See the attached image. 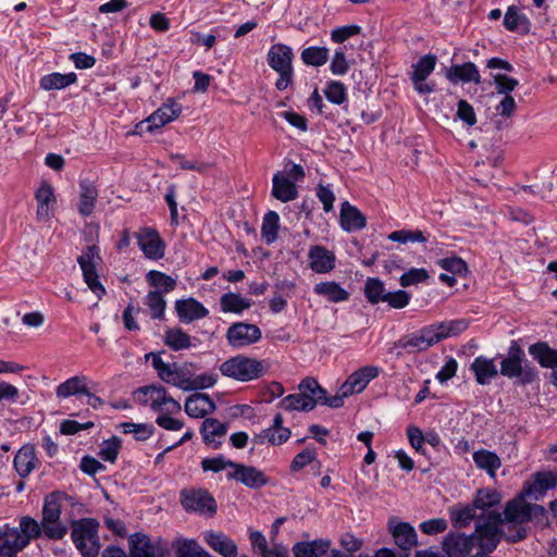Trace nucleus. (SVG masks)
Returning <instances> with one entry per match:
<instances>
[{
  "mask_svg": "<svg viewBox=\"0 0 557 557\" xmlns=\"http://www.w3.org/2000/svg\"><path fill=\"white\" fill-rule=\"evenodd\" d=\"M500 374L517 379L521 385H529L539 379V371L525 358L518 341H511L507 356L500 361Z\"/></svg>",
  "mask_w": 557,
  "mask_h": 557,
  "instance_id": "f257e3e1",
  "label": "nucleus"
},
{
  "mask_svg": "<svg viewBox=\"0 0 557 557\" xmlns=\"http://www.w3.org/2000/svg\"><path fill=\"white\" fill-rule=\"evenodd\" d=\"M100 523L94 518H81L71 522V539L83 557H97L101 544Z\"/></svg>",
  "mask_w": 557,
  "mask_h": 557,
  "instance_id": "f03ea898",
  "label": "nucleus"
},
{
  "mask_svg": "<svg viewBox=\"0 0 557 557\" xmlns=\"http://www.w3.org/2000/svg\"><path fill=\"white\" fill-rule=\"evenodd\" d=\"M12 542L0 545V557H17L32 542L41 536V523L29 516L20 519V528L10 525Z\"/></svg>",
  "mask_w": 557,
  "mask_h": 557,
  "instance_id": "7ed1b4c3",
  "label": "nucleus"
},
{
  "mask_svg": "<svg viewBox=\"0 0 557 557\" xmlns=\"http://www.w3.org/2000/svg\"><path fill=\"white\" fill-rule=\"evenodd\" d=\"M504 520L498 511L481 513L475 521V539L481 548L480 553L490 555L503 539L502 524Z\"/></svg>",
  "mask_w": 557,
  "mask_h": 557,
  "instance_id": "20e7f679",
  "label": "nucleus"
},
{
  "mask_svg": "<svg viewBox=\"0 0 557 557\" xmlns=\"http://www.w3.org/2000/svg\"><path fill=\"white\" fill-rule=\"evenodd\" d=\"M293 59L294 52L285 44H274L268 51V64L280 75L275 82L277 90H285L294 81Z\"/></svg>",
  "mask_w": 557,
  "mask_h": 557,
  "instance_id": "39448f33",
  "label": "nucleus"
},
{
  "mask_svg": "<svg viewBox=\"0 0 557 557\" xmlns=\"http://www.w3.org/2000/svg\"><path fill=\"white\" fill-rule=\"evenodd\" d=\"M220 371L224 376L247 382L262 376L265 369L263 361L237 355L225 360L220 366Z\"/></svg>",
  "mask_w": 557,
  "mask_h": 557,
  "instance_id": "423d86ee",
  "label": "nucleus"
},
{
  "mask_svg": "<svg viewBox=\"0 0 557 557\" xmlns=\"http://www.w3.org/2000/svg\"><path fill=\"white\" fill-rule=\"evenodd\" d=\"M180 503L187 512L213 517L218 505L213 495L206 488H183L180 492Z\"/></svg>",
  "mask_w": 557,
  "mask_h": 557,
  "instance_id": "0eeeda50",
  "label": "nucleus"
},
{
  "mask_svg": "<svg viewBox=\"0 0 557 557\" xmlns=\"http://www.w3.org/2000/svg\"><path fill=\"white\" fill-rule=\"evenodd\" d=\"M438 342L436 329L431 324L399 338L394 343L391 352L399 357L403 355L401 350L407 352L424 351Z\"/></svg>",
  "mask_w": 557,
  "mask_h": 557,
  "instance_id": "6e6552de",
  "label": "nucleus"
},
{
  "mask_svg": "<svg viewBox=\"0 0 557 557\" xmlns=\"http://www.w3.org/2000/svg\"><path fill=\"white\" fill-rule=\"evenodd\" d=\"M77 262L83 271L85 283L98 298H101L106 294V288L100 283L96 270L97 264L101 262L99 248L96 245L87 246L77 258Z\"/></svg>",
  "mask_w": 557,
  "mask_h": 557,
  "instance_id": "1a4fd4ad",
  "label": "nucleus"
},
{
  "mask_svg": "<svg viewBox=\"0 0 557 557\" xmlns=\"http://www.w3.org/2000/svg\"><path fill=\"white\" fill-rule=\"evenodd\" d=\"M128 546L129 557H165L169 554L168 544L163 539L151 540L141 532L129 535Z\"/></svg>",
  "mask_w": 557,
  "mask_h": 557,
  "instance_id": "9d476101",
  "label": "nucleus"
},
{
  "mask_svg": "<svg viewBox=\"0 0 557 557\" xmlns=\"http://www.w3.org/2000/svg\"><path fill=\"white\" fill-rule=\"evenodd\" d=\"M437 62V57L428 53L421 57L417 63L412 65L410 81L414 90L420 95H429L435 90V85L426 83V78L433 73Z\"/></svg>",
  "mask_w": 557,
  "mask_h": 557,
  "instance_id": "9b49d317",
  "label": "nucleus"
},
{
  "mask_svg": "<svg viewBox=\"0 0 557 557\" xmlns=\"http://www.w3.org/2000/svg\"><path fill=\"white\" fill-rule=\"evenodd\" d=\"M261 330L256 324L235 322L226 331V339L231 347L239 349L260 341Z\"/></svg>",
  "mask_w": 557,
  "mask_h": 557,
  "instance_id": "f8f14e48",
  "label": "nucleus"
},
{
  "mask_svg": "<svg viewBox=\"0 0 557 557\" xmlns=\"http://www.w3.org/2000/svg\"><path fill=\"white\" fill-rule=\"evenodd\" d=\"M557 486V471H537L523 484L522 496L539 500L548 490Z\"/></svg>",
  "mask_w": 557,
  "mask_h": 557,
  "instance_id": "ddd939ff",
  "label": "nucleus"
},
{
  "mask_svg": "<svg viewBox=\"0 0 557 557\" xmlns=\"http://www.w3.org/2000/svg\"><path fill=\"white\" fill-rule=\"evenodd\" d=\"M182 113V104L173 99H169L157 111H154L148 119L143 121L136 126L137 133L141 132V127L146 125L147 132H152L156 128L164 126L177 119Z\"/></svg>",
  "mask_w": 557,
  "mask_h": 557,
  "instance_id": "4468645a",
  "label": "nucleus"
},
{
  "mask_svg": "<svg viewBox=\"0 0 557 557\" xmlns=\"http://www.w3.org/2000/svg\"><path fill=\"white\" fill-rule=\"evenodd\" d=\"M135 236L138 246L147 258L159 260L164 257L165 243L156 228L143 227Z\"/></svg>",
  "mask_w": 557,
  "mask_h": 557,
  "instance_id": "2eb2a0df",
  "label": "nucleus"
},
{
  "mask_svg": "<svg viewBox=\"0 0 557 557\" xmlns=\"http://www.w3.org/2000/svg\"><path fill=\"white\" fill-rule=\"evenodd\" d=\"M380 373V369L374 366H366L352 372L347 380L342 384L339 391L344 395H352L361 393L369 382L375 379Z\"/></svg>",
  "mask_w": 557,
  "mask_h": 557,
  "instance_id": "dca6fc26",
  "label": "nucleus"
},
{
  "mask_svg": "<svg viewBox=\"0 0 557 557\" xmlns=\"http://www.w3.org/2000/svg\"><path fill=\"white\" fill-rule=\"evenodd\" d=\"M388 530L395 544L404 552L411 550L418 544L414 528L408 522H397L394 518L388 521Z\"/></svg>",
  "mask_w": 557,
  "mask_h": 557,
  "instance_id": "f3484780",
  "label": "nucleus"
},
{
  "mask_svg": "<svg viewBox=\"0 0 557 557\" xmlns=\"http://www.w3.org/2000/svg\"><path fill=\"white\" fill-rule=\"evenodd\" d=\"M227 479H234L250 488L262 487L269 482V479L261 470L237 462L234 471L227 474Z\"/></svg>",
  "mask_w": 557,
  "mask_h": 557,
  "instance_id": "a211bd4d",
  "label": "nucleus"
},
{
  "mask_svg": "<svg viewBox=\"0 0 557 557\" xmlns=\"http://www.w3.org/2000/svg\"><path fill=\"white\" fill-rule=\"evenodd\" d=\"M38 463L36 447L33 444L23 445L13 460L14 469L21 479H26Z\"/></svg>",
  "mask_w": 557,
  "mask_h": 557,
  "instance_id": "6ab92c4d",
  "label": "nucleus"
},
{
  "mask_svg": "<svg viewBox=\"0 0 557 557\" xmlns=\"http://www.w3.org/2000/svg\"><path fill=\"white\" fill-rule=\"evenodd\" d=\"M175 310L180 321L183 323H190L209 314V310L193 297L176 300Z\"/></svg>",
  "mask_w": 557,
  "mask_h": 557,
  "instance_id": "aec40b11",
  "label": "nucleus"
},
{
  "mask_svg": "<svg viewBox=\"0 0 557 557\" xmlns=\"http://www.w3.org/2000/svg\"><path fill=\"white\" fill-rule=\"evenodd\" d=\"M308 258L310 268L315 273H329L335 268V255L324 246L314 245L310 247Z\"/></svg>",
  "mask_w": 557,
  "mask_h": 557,
  "instance_id": "412c9836",
  "label": "nucleus"
},
{
  "mask_svg": "<svg viewBox=\"0 0 557 557\" xmlns=\"http://www.w3.org/2000/svg\"><path fill=\"white\" fill-rule=\"evenodd\" d=\"M216 409L213 399L205 393H195L185 401V412L191 418H205Z\"/></svg>",
  "mask_w": 557,
  "mask_h": 557,
  "instance_id": "4be33fe9",
  "label": "nucleus"
},
{
  "mask_svg": "<svg viewBox=\"0 0 557 557\" xmlns=\"http://www.w3.org/2000/svg\"><path fill=\"white\" fill-rule=\"evenodd\" d=\"M339 221L341 226L346 232L360 231L367 225V219L363 213L348 201L342 203Z\"/></svg>",
  "mask_w": 557,
  "mask_h": 557,
  "instance_id": "5701e85b",
  "label": "nucleus"
},
{
  "mask_svg": "<svg viewBox=\"0 0 557 557\" xmlns=\"http://www.w3.org/2000/svg\"><path fill=\"white\" fill-rule=\"evenodd\" d=\"M473 540L460 533L445 536L443 547L448 557H467L472 548Z\"/></svg>",
  "mask_w": 557,
  "mask_h": 557,
  "instance_id": "b1692460",
  "label": "nucleus"
},
{
  "mask_svg": "<svg viewBox=\"0 0 557 557\" xmlns=\"http://www.w3.org/2000/svg\"><path fill=\"white\" fill-rule=\"evenodd\" d=\"M446 77L453 84L472 82L479 85L481 83L480 72L473 62L451 65L446 72Z\"/></svg>",
  "mask_w": 557,
  "mask_h": 557,
  "instance_id": "393cba45",
  "label": "nucleus"
},
{
  "mask_svg": "<svg viewBox=\"0 0 557 557\" xmlns=\"http://www.w3.org/2000/svg\"><path fill=\"white\" fill-rule=\"evenodd\" d=\"M527 496H522V491L519 496L509 500L504 509V521L511 523H525L530 521L529 503L525 502Z\"/></svg>",
  "mask_w": 557,
  "mask_h": 557,
  "instance_id": "a878e982",
  "label": "nucleus"
},
{
  "mask_svg": "<svg viewBox=\"0 0 557 557\" xmlns=\"http://www.w3.org/2000/svg\"><path fill=\"white\" fill-rule=\"evenodd\" d=\"M272 196L282 202L295 200L298 196L295 182L281 172L275 173L272 178Z\"/></svg>",
  "mask_w": 557,
  "mask_h": 557,
  "instance_id": "bb28decb",
  "label": "nucleus"
},
{
  "mask_svg": "<svg viewBox=\"0 0 557 557\" xmlns=\"http://www.w3.org/2000/svg\"><path fill=\"white\" fill-rule=\"evenodd\" d=\"M226 432L227 424L222 423L214 418H206L200 428V433L205 444L213 449H218L222 445V442L216 441L215 437H222L226 434Z\"/></svg>",
  "mask_w": 557,
  "mask_h": 557,
  "instance_id": "cd10ccee",
  "label": "nucleus"
},
{
  "mask_svg": "<svg viewBox=\"0 0 557 557\" xmlns=\"http://www.w3.org/2000/svg\"><path fill=\"white\" fill-rule=\"evenodd\" d=\"M531 357L545 369H557V350L552 348L546 342H536L529 346Z\"/></svg>",
  "mask_w": 557,
  "mask_h": 557,
  "instance_id": "c85d7f7f",
  "label": "nucleus"
},
{
  "mask_svg": "<svg viewBox=\"0 0 557 557\" xmlns=\"http://www.w3.org/2000/svg\"><path fill=\"white\" fill-rule=\"evenodd\" d=\"M207 544L223 557H236L237 545L227 535L221 532H207L205 535Z\"/></svg>",
  "mask_w": 557,
  "mask_h": 557,
  "instance_id": "c756f323",
  "label": "nucleus"
},
{
  "mask_svg": "<svg viewBox=\"0 0 557 557\" xmlns=\"http://www.w3.org/2000/svg\"><path fill=\"white\" fill-rule=\"evenodd\" d=\"M331 547L330 540H313L310 542H297L292 550L294 557H322Z\"/></svg>",
  "mask_w": 557,
  "mask_h": 557,
  "instance_id": "7c9ffc66",
  "label": "nucleus"
},
{
  "mask_svg": "<svg viewBox=\"0 0 557 557\" xmlns=\"http://www.w3.org/2000/svg\"><path fill=\"white\" fill-rule=\"evenodd\" d=\"M470 369L474 373L475 380L480 385L490 384L498 374L494 360L483 356L476 357L471 363Z\"/></svg>",
  "mask_w": 557,
  "mask_h": 557,
  "instance_id": "2f4dec72",
  "label": "nucleus"
},
{
  "mask_svg": "<svg viewBox=\"0 0 557 557\" xmlns=\"http://www.w3.org/2000/svg\"><path fill=\"white\" fill-rule=\"evenodd\" d=\"M35 198L37 200V218L47 220L52 214V207L55 203L53 188L48 183H42L37 189Z\"/></svg>",
  "mask_w": 557,
  "mask_h": 557,
  "instance_id": "473e14b6",
  "label": "nucleus"
},
{
  "mask_svg": "<svg viewBox=\"0 0 557 557\" xmlns=\"http://www.w3.org/2000/svg\"><path fill=\"white\" fill-rule=\"evenodd\" d=\"M84 394H88L87 377L85 375L72 376L59 384L55 389V395L59 399Z\"/></svg>",
  "mask_w": 557,
  "mask_h": 557,
  "instance_id": "72a5a7b5",
  "label": "nucleus"
},
{
  "mask_svg": "<svg viewBox=\"0 0 557 557\" xmlns=\"http://www.w3.org/2000/svg\"><path fill=\"white\" fill-rule=\"evenodd\" d=\"M66 495L61 492H52L45 497L42 517L46 522H54L61 518Z\"/></svg>",
  "mask_w": 557,
  "mask_h": 557,
  "instance_id": "f704fd0d",
  "label": "nucleus"
},
{
  "mask_svg": "<svg viewBox=\"0 0 557 557\" xmlns=\"http://www.w3.org/2000/svg\"><path fill=\"white\" fill-rule=\"evenodd\" d=\"M159 395H164V386L151 384L137 388L134 393V400L143 406L150 405L153 411L158 410Z\"/></svg>",
  "mask_w": 557,
  "mask_h": 557,
  "instance_id": "c9c22d12",
  "label": "nucleus"
},
{
  "mask_svg": "<svg viewBox=\"0 0 557 557\" xmlns=\"http://www.w3.org/2000/svg\"><path fill=\"white\" fill-rule=\"evenodd\" d=\"M313 292L319 295L325 297L327 300L332 302H341L345 301L349 298V293L344 289L336 282H321L314 285Z\"/></svg>",
  "mask_w": 557,
  "mask_h": 557,
  "instance_id": "e433bc0d",
  "label": "nucleus"
},
{
  "mask_svg": "<svg viewBox=\"0 0 557 557\" xmlns=\"http://www.w3.org/2000/svg\"><path fill=\"white\" fill-rule=\"evenodd\" d=\"M79 203L78 211L82 215L88 216L95 209V203L98 197L97 188L89 182L83 181L79 184Z\"/></svg>",
  "mask_w": 557,
  "mask_h": 557,
  "instance_id": "4c0bfd02",
  "label": "nucleus"
},
{
  "mask_svg": "<svg viewBox=\"0 0 557 557\" xmlns=\"http://www.w3.org/2000/svg\"><path fill=\"white\" fill-rule=\"evenodd\" d=\"M146 360H151V366L157 371V374L161 381L165 382L166 384L174 385V372L176 369V362H164L160 352L147 354Z\"/></svg>",
  "mask_w": 557,
  "mask_h": 557,
  "instance_id": "58836bf2",
  "label": "nucleus"
},
{
  "mask_svg": "<svg viewBox=\"0 0 557 557\" xmlns=\"http://www.w3.org/2000/svg\"><path fill=\"white\" fill-rule=\"evenodd\" d=\"M77 76L75 73H51L40 78L39 85L44 90L63 89L76 83Z\"/></svg>",
  "mask_w": 557,
  "mask_h": 557,
  "instance_id": "ea45409f",
  "label": "nucleus"
},
{
  "mask_svg": "<svg viewBox=\"0 0 557 557\" xmlns=\"http://www.w3.org/2000/svg\"><path fill=\"white\" fill-rule=\"evenodd\" d=\"M176 557H207V553L196 540L177 539L172 544Z\"/></svg>",
  "mask_w": 557,
  "mask_h": 557,
  "instance_id": "a19ab883",
  "label": "nucleus"
},
{
  "mask_svg": "<svg viewBox=\"0 0 557 557\" xmlns=\"http://www.w3.org/2000/svg\"><path fill=\"white\" fill-rule=\"evenodd\" d=\"M473 461L478 468L485 470L492 476L495 475L496 470L502 466L499 457L486 449L474 451Z\"/></svg>",
  "mask_w": 557,
  "mask_h": 557,
  "instance_id": "79ce46f5",
  "label": "nucleus"
},
{
  "mask_svg": "<svg viewBox=\"0 0 557 557\" xmlns=\"http://www.w3.org/2000/svg\"><path fill=\"white\" fill-rule=\"evenodd\" d=\"M197 366L193 362L177 363L174 372V386L185 392L190 391L193 377L196 373Z\"/></svg>",
  "mask_w": 557,
  "mask_h": 557,
  "instance_id": "37998d69",
  "label": "nucleus"
},
{
  "mask_svg": "<svg viewBox=\"0 0 557 557\" xmlns=\"http://www.w3.org/2000/svg\"><path fill=\"white\" fill-rule=\"evenodd\" d=\"M220 305L223 312L242 313L251 307V300L242 297L239 294L226 293L221 296Z\"/></svg>",
  "mask_w": 557,
  "mask_h": 557,
  "instance_id": "c03bdc74",
  "label": "nucleus"
},
{
  "mask_svg": "<svg viewBox=\"0 0 557 557\" xmlns=\"http://www.w3.org/2000/svg\"><path fill=\"white\" fill-rule=\"evenodd\" d=\"M280 407L287 411H311L314 409V401L299 391L298 394H290L284 397L280 403Z\"/></svg>",
  "mask_w": 557,
  "mask_h": 557,
  "instance_id": "a18cd8bd",
  "label": "nucleus"
},
{
  "mask_svg": "<svg viewBox=\"0 0 557 557\" xmlns=\"http://www.w3.org/2000/svg\"><path fill=\"white\" fill-rule=\"evenodd\" d=\"M502 500V495L496 490L481 488L478 490L472 505L475 509L483 510L482 513L490 511L488 509L498 505Z\"/></svg>",
  "mask_w": 557,
  "mask_h": 557,
  "instance_id": "49530a36",
  "label": "nucleus"
},
{
  "mask_svg": "<svg viewBox=\"0 0 557 557\" xmlns=\"http://www.w3.org/2000/svg\"><path fill=\"white\" fill-rule=\"evenodd\" d=\"M434 329H436V333L438 336V341L445 339L447 337L457 336L463 331L468 329V321L465 319L444 321L440 323H434Z\"/></svg>",
  "mask_w": 557,
  "mask_h": 557,
  "instance_id": "de8ad7c7",
  "label": "nucleus"
},
{
  "mask_svg": "<svg viewBox=\"0 0 557 557\" xmlns=\"http://www.w3.org/2000/svg\"><path fill=\"white\" fill-rule=\"evenodd\" d=\"M329 54L326 47L311 46L301 51L300 58L306 65L319 67L327 62Z\"/></svg>",
  "mask_w": 557,
  "mask_h": 557,
  "instance_id": "09e8293b",
  "label": "nucleus"
},
{
  "mask_svg": "<svg viewBox=\"0 0 557 557\" xmlns=\"http://www.w3.org/2000/svg\"><path fill=\"white\" fill-rule=\"evenodd\" d=\"M280 230V216L275 211H269L263 216L261 236L269 245L276 240Z\"/></svg>",
  "mask_w": 557,
  "mask_h": 557,
  "instance_id": "8fccbe9b",
  "label": "nucleus"
},
{
  "mask_svg": "<svg viewBox=\"0 0 557 557\" xmlns=\"http://www.w3.org/2000/svg\"><path fill=\"white\" fill-rule=\"evenodd\" d=\"M164 343L171 349L177 351L191 346L190 336L180 327H173L165 332Z\"/></svg>",
  "mask_w": 557,
  "mask_h": 557,
  "instance_id": "3c124183",
  "label": "nucleus"
},
{
  "mask_svg": "<svg viewBox=\"0 0 557 557\" xmlns=\"http://www.w3.org/2000/svg\"><path fill=\"white\" fill-rule=\"evenodd\" d=\"M387 294L384 283L376 277H369L364 284V296L370 304H379L385 301Z\"/></svg>",
  "mask_w": 557,
  "mask_h": 557,
  "instance_id": "603ef678",
  "label": "nucleus"
},
{
  "mask_svg": "<svg viewBox=\"0 0 557 557\" xmlns=\"http://www.w3.org/2000/svg\"><path fill=\"white\" fill-rule=\"evenodd\" d=\"M120 429L124 434H133L134 438L139 442L148 440L154 432L153 425L148 423L123 422L120 424Z\"/></svg>",
  "mask_w": 557,
  "mask_h": 557,
  "instance_id": "864d4df0",
  "label": "nucleus"
},
{
  "mask_svg": "<svg viewBox=\"0 0 557 557\" xmlns=\"http://www.w3.org/2000/svg\"><path fill=\"white\" fill-rule=\"evenodd\" d=\"M473 505L453 508L450 510V520L456 528H465L470 524L472 520L476 521L479 516L475 515Z\"/></svg>",
  "mask_w": 557,
  "mask_h": 557,
  "instance_id": "5fc2aeb1",
  "label": "nucleus"
},
{
  "mask_svg": "<svg viewBox=\"0 0 557 557\" xmlns=\"http://www.w3.org/2000/svg\"><path fill=\"white\" fill-rule=\"evenodd\" d=\"M387 238L400 244L407 243H426L428 237L421 230H399L388 234Z\"/></svg>",
  "mask_w": 557,
  "mask_h": 557,
  "instance_id": "6e6d98bb",
  "label": "nucleus"
},
{
  "mask_svg": "<svg viewBox=\"0 0 557 557\" xmlns=\"http://www.w3.org/2000/svg\"><path fill=\"white\" fill-rule=\"evenodd\" d=\"M146 305L151 311V318L157 320L164 319L166 301L160 290H151L146 297Z\"/></svg>",
  "mask_w": 557,
  "mask_h": 557,
  "instance_id": "4d7b16f0",
  "label": "nucleus"
},
{
  "mask_svg": "<svg viewBox=\"0 0 557 557\" xmlns=\"http://www.w3.org/2000/svg\"><path fill=\"white\" fill-rule=\"evenodd\" d=\"M147 281L151 286L162 287L161 293L172 292L177 284L175 278L157 270H151L147 273Z\"/></svg>",
  "mask_w": 557,
  "mask_h": 557,
  "instance_id": "13d9d810",
  "label": "nucleus"
},
{
  "mask_svg": "<svg viewBox=\"0 0 557 557\" xmlns=\"http://www.w3.org/2000/svg\"><path fill=\"white\" fill-rule=\"evenodd\" d=\"M325 98L334 104H343L347 100V88L338 81H331L324 89Z\"/></svg>",
  "mask_w": 557,
  "mask_h": 557,
  "instance_id": "bf43d9fd",
  "label": "nucleus"
},
{
  "mask_svg": "<svg viewBox=\"0 0 557 557\" xmlns=\"http://www.w3.org/2000/svg\"><path fill=\"white\" fill-rule=\"evenodd\" d=\"M42 534L51 541L62 540L67 534V527L61 521V518L54 522H46L41 519Z\"/></svg>",
  "mask_w": 557,
  "mask_h": 557,
  "instance_id": "052dcab7",
  "label": "nucleus"
},
{
  "mask_svg": "<svg viewBox=\"0 0 557 557\" xmlns=\"http://www.w3.org/2000/svg\"><path fill=\"white\" fill-rule=\"evenodd\" d=\"M528 26L529 20L524 14H520L517 7L511 5L507 9L504 16V26L511 32L518 30L520 26Z\"/></svg>",
  "mask_w": 557,
  "mask_h": 557,
  "instance_id": "680f3d73",
  "label": "nucleus"
},
{
  "mask_svg": "<svg viewBox=\"0 0 557 557\" xmlns=\"http://www.w3.org/2000/svg\"><path fill=\"white\" fill-rule=\"evenodd\" d=\"M121 440L117 436H113L110 440L103 441L99 456L104 461L114 462L119 456Z\"/></svg>",
  "mask_w": 557,
  "mask_h": 557,
  "instance_id": "e2e57ef3",
  "label": "nucleus"
},
{
  "mask_svg": "<svg viewBox=\"0 0 557 557\" xmlns=\"http://www.w3.org/2000/svg\"><path fill=\"white\" fill-rule=\"evenodd\" d=\"M236 462L226 459L223 455H219L213 458H205L201 461V468L203 471H212L218 473L226 468H235Z\"/></svg>",
  "mask_w": 557,
  "mask_h": 557,
  "instance_id": "0e129e2a",
  "label": "nucleus"
},
{
  "mask_svg": "<svg viewBox=\"0 0 557 557\" xmlns=\"http://www.w3.org/2000/svg\"><path fill=\"white\" fill-rule=\"evenodd\" d=\"M408 441L411 447L419 454L426 456L428 453L424 448V434L422 430L416 425H409L406 430Z\"/></svg>",
  "mask_w": 557,
  "mask_h": 557,
  "instance_id": "69168bd1",
  "label": "nucleus"
},
{
  "mask_svg": "<svg viewBox=\"0 0 557 557\" xmlns=\"http://www.w3.org/2000/svg\"><path fill=\"white\" fill-rule=\"evenodd\" d=\"M317 453L314 448H305L299 454H297L292 463H290V470L294 472L300 471L306 466L312 463L315 461Z\"/></svg>",
  "mask_w": 557,
  "mask_h": 557,
  "instance_id": "338daca9",
  "label": "nucleus"
},
{
  "mask_svg": "<svg viewBox=\"0 0 557 557\" xmlns=\"http://www.w3.org/2000/svg\"><path fill=\"white\" fill-rule=\"evenodd\" d=\"M428 278L429 273L425 269L412 268L400 276L399 283L403 287H408L410 285L425 282Z\"/></svg>",
  "mask_w": 557,
  "mask_h": 557,
  "instance_id": "774afa93",
  "label": "nucleus"
}]
</instances>
